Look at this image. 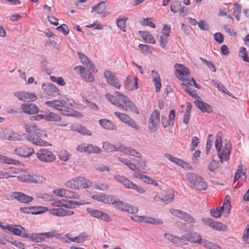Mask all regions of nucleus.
Returning a JSON list of instances; mask_svg holds the SVG:
<instances>
[{"mask_svg": "<svg viewBox=\"0 0 249 249\" xmlns=\"http://www.w3.org/2000/svg\"><path fill=\"white\" fill-rule=\"evenodd\" d=\"M78 56L81 62L86 65L87 67L93 72L97 73L98 72V70L95 68L94 65L90 62L89 58L86 55L81 52H78Z\"/></svg>", "mask_w": 249, "mask_h": 249, "instance_id": "c85d7f7f", "label": "nucleus"}, {"mask_svg": "<svg viewBox=\"0 0 249 249\" xmlns=\"http://www.w3.org/2000/svg\"><path fill=\"white\" fill-rule=\"evenodd\" d=\"M245 176V178L246 179L247 177L245 176V173L243 172V168H242V166H239L238 169L237 170V172L235 174L233 182H235L240 178H241L242 177V176Z\"/></svg>", "mask_w": 249, "mask_h": 249, "instance_id": "603ef678", "label": "nucleus"}, {"mask_svg": "<svg viewBox=\"0 0 249 249\" xmlns=\"http://www.w3.org/2000/svg\"><path fill=\"white\" fill-rule=\"evenodd\" d=\"M187 235V241L191 243L200 244L202 238L200 235L196 232L188 233Z\"/></svg>", "mask_w": 249, "mask_h": 249, "instance_id": "4c0bfd02", "label": "nucleus"}, {"mask_svg": "<svg viewBox=\"0 0 249 249\" xmlns=\"http://www.w3.org/2000/svg\"><path fill=\"white\" fill-rule=\"evenodd\" d=\"M106 3L105 1H101L99 3H98L96 6L95 7H92V11H94L96 13H97L98 14H102L106 9Z\"/></svg>", "mask_w": 249, "mask_h": 249, "instance_id": "c03bdc74", "label": "nucleus"}, {"mask_svg": "<svg viewBox=\"0 0 249 249\" xmlns=\"http://www.w3.org/2000/svg\"><path fill=\"white\" fill-rule=\"evenodd\" d=\"M151 73L152 76L154 79V81L155 82V84L156 91L157 92H158L160 91V88L161 86L160 75L155 70H152L151 71Z\"/></svg>", "mask_w": 249, "mask_h": 249, "instance_id": "e433bc0d", "label": "nucleus"}, {"mask_svg": "<svg viewBox=\"0 0 249 249\" xmlns=\"http://www.w3.org/2000/svg\"><path fill=\"white\" fill-rule=\"evenodd\" d=\"M2 139L8 141H20L22 137L17 132H14L12 129H5L2 132Z\"/></svg>", "mask_w": 249, "mask_h": 249, "instance_id": "f3484780", "label": "nucleus"}, {"mask_svg": "<svg viewBox=\"0 0 249 249\" xmlns=\"http://www.w3.org/2000/svg\"><path fill=\"white\" fill-rule=\"evenodd\" d=\"M37 158L44 162H52L55 159V155L46 148L40 149L36 153Z\"/></svg>", "mask_w": 249, "mask_h": 249, "instance_id": "0eeeda50", "label": "nucleus"}, {"mask_svg": "<svg viewBox=\"0 0 249 249\" xmlns=\"http://www.w3.org/2000/svg\"><path fill=\"white\" fill-rule=\"evenodd\" d=\"M141 24L143 26H148L152 28H155L156 25L152 22L151 18H146L140 21Z\"/></svg>", "mask_w": 249, "mask_h": 249, "instance_id": "e2e57ef3", "label": "nucleus"}, {"mask_svg": "<svg viewBox=\"0 0 249 249\" xmlns=\"http://www.w3.org/2000/svg\"><path fill=\"white\" fill-rule=\"evenodd\" d=\"M49 213L52 215L58 217L71 216L74 214V212L63 208H52L49 210Z\"/></svg>", "mask_w": 249, "mask_h": 249, "instance_id": "4be33fe9", "label": "nucleus"}, {"mask_svg": "<svg viewBox=\"0 0 249 249\" xmlns=\"http://www.w3.org/2000/svg\"><path fill=\"white\" fill-rule=\"evenodd\" d=\"M139 33L143 39L148 43L151 44H155L156 43V40L153 36L148 32L140 31Z\"/></svg>", "mask_w": 249, "mask_h": 249, "instance_id": "58836bf2", "label": "nucleus"}, {"mask_svg": "<svg viewBox=\"0 0 249 249\" xmlns=\"http://www.w3.org/2000/svg\"><path fill=\"white\" fill-rule=\"evenodd\" d=\"M0 228L5 232H9L15 235L24 237H28L29 234H24L23 232L24 229L20 226L8 225L6 223L0 222Z\"/></svg>", "mask_w": 249, "mask_h": 249, "instance_id": "20e7f679", "label": "nucleus"}, {"mask_svg": "<svg viewBox=\"0 0 249 249\" xmlns=\"http://www.w3.org/2000/svg\"><path fill=\"white\" fill-rule=\"evenodd\" d=\"M128 18L123 17L122 18L117 19V25L119 28L124 32H126L125 22L128 20Z\"/></svg>", "mask_w": 249, "mask_h": 249, "instance_id": "09e8293b", "label": "nucleus"}, {"mask_svg": "<svg viewBox=\"0 0 249 249\" xmlns=\"http://www.w3.org/2000/svg\"><path fill=\"white\" fill-rule=\"evenodd\" d=\"M42 89L49 96H56L60 94V90L58 88L51 83L43 84Z\"/></svg>", "mask_w": 249, "mask_h": 249, "instance_id": "6ab92c4d", "label": "nucleus"}, {"mask_svg": "<svg viewBox=\"0 0 249 249\" xmlns=\"http://www.w3.org/2000/svg\"><path fill=\"white\" fill-rule=\"evenodd\" d=\"M203 222L207 226H208L214 229H218L217 222L209 217H204L202 219Z\"/></svg>", "mask_w": 249, "mask_h": 249, "instance_id": "a19ab883", "label": "nucleus"}, {"mask_svg": "<svg viewBox=\"0 0 249 249\" xmlns=\"http://www.w3.org/2000/svg\"><path fill=\"white\" fill-rule=\"evenodd\" d=\"M15 153L19 156L28 158L35 153L33 148L22 145L15 149Z\"/></svg>", "mask_w": 249, "mask_h": 249, "instance_id": "5701e85b", "label": "nucleus"}, {"mask_svg": "<svg viewBox=\"0 0 249 249\" xmlns=\"http://www.w3.org/2000/svg\"><path fill=\"white\" fill-rule=\"evenodd\" d=\"M114 179L118 182L123 184L126 188L133 189L140 194H144L145 190L141 186L134 183L125 177L122 176H116Z\"/></svg>", "mask_w": 249, "mask_h": 249, "instance_id": "39448f33", "label": "nucleus"}, {"mask_svg": "<svg viewBox=\"0 0 249 249\" xmlns=\"http://www.w3.org/2000/svg\"><path fill=\"white\" fill-rule=\"evenodd\" d=\"M164 156L168 159L170 161L175 163L176 164L181 166L185 169H191V166L187 162H185L182 160L178 159L174 157L173 155L170 154H165Z\"/></svg>", "mask_w": 249, "mask_h": 249, "instance_id": "393cba45", "label": "nucleus"}, {"mask_svg": "<svg viewBox=\"0 0 249 249\" xmlns=\"http://www.w3.org/2000/svg\"><path fill=\"white\" fill-rule=\"evenodd\" d=\"M0 162L7 164H16L18 162L14 159L1 155H0Z\"/></svg>", "mask_w": 249, "mask_h": 249, "instance_id": "de8ad7c7", "label": "nucleus"}, {"mask_svg": "<svg viewBox=\"0 0 249 249\" xmlns=\"http://www.w3.org/2000/svg\"><path fill=\"white\" fill-rule=\"evenodd\" d=\"M175 68L176 69L175 74L177 78L182 81L188 80L186 78L190 74V71L188 68L180 64H176Z\"/></svg>", "mask_w": 249, "mask_h": 249, "instance_id": "f8f14e48", "label": "nucleus"}, {"mask_svg": "<svg viewBox=\"0 0 249 249\" xmlns=\"http://www.w3.org/2000/svg\"><path fill=\"white\" fill-rule=\"evenodd\" d=\"M115 95L124 103L125 107L128 108L131 111L137 114H139V110L136 106L126 96L119 91H115Z\"/></svg>", "mask_w": 249, "mask_h": 249, "instance_id": "9b49d317", "label": "nucleus"}, {"mask_svg": "<svg viewBox=\"0 0 249 249\" xmlns=\"http://www.w3.org/2000/svg\"><path fill=\"white\" fill-rule=\"evenodd\" d=\"M87 212L92 217L107 222H111L112 218L107 213L97 209H94L91 208L87 209Z\"/></svg>", "mask_w": 249, "mask_h": 249, "instance_id": "6e6552de", "label": "nucleus"}, {"mask_svg": "<svg viewBox=\"0 0 249 249\" xmlns=\"http://www.w3.org/2000/svg\"><path fill=\"white\" fill-rule=\"evenodd\" d=\"M123 144L119 143L116 145H113L109 142H106L103 143V149L107 152H112L117 151H122Z\"/></svg>", "mask_w": 249, "mask_h": 249, "instance_id": "c756f323", "label": "nucleus"}, {"mask_svg": "<svg viewBox=\"0 0 249 249\" xmlns=\"http://www.w3.org/2000/svg\"><path fill=\"white\" fill-rule=\"evenodd\" d=\"M124 212H127L131 213H136L138 212V208L137 207L126 204L123 209Z\"/></svg>", "mask_w": 249, "mask_h": 249, "instance_id": "4d7b16f0", "label": "nucleus"}, {"mask_svg": "<svg viewBox=\"0 0 249 249\" xmlns=\"http://www.w3.org/2000/svg\"><path fill=\"white\" fill-rule=\"evenodd\" d=\"M113 206L117 209L121 210L122 211H124L123 208L124 207L125 205H126V203H124L123 201L121 200H113L112 202L111 203Z\"/></svg>", "mask_w": 249, "mask_h": 249, "instance_id": "774afa93", "label": "nucleus"}, {"mask_svg": "<svg viewBox=\"0 0 249 249\" xmlns=\"http://www.w3.org/2000/svg\"><path fill=\"white\" fill-rule=\"evenodd\" d=\"M26 132L29 134V135H32L34 136L35 132L38 128V126L35 123H25L23 126Z\"/></svg>", "mask_w": 249, "mask_h": 249, "instance_id": "ea45409f", "label": "nucleus"}, {"mask_svg": "<svg viewBox=\"0 0 249 249\" xmlns=\"http://www.w3.org/2000/svg\"><path fill=\"white\" fill-rule=\"evenodd\" d=\"M188 181L192 186L198 191H203L207 189V183L205 179L197 174L190 173L187 175Z\"/></svg>", "mask_w": 249, "mask_h": 249, "instance_id": "f03ea898", "label": "nucleus"}, {"mask_svg": "<svg viewBox=\"0 0 249 249\" xmlns=\"http://www.w3.org/2000/svg\"><path fill=\"white\" fill-rule=\"evenodd\" d=\"M14 95L19 100L23 101L34 102L37 99L35 93L28 92L27 91H17L15 92Z\"/></svg>", "mask_w": 249, "mask_h": 249, "instance_id": "dca6fc26", "label": "nucleus"}, {"mask_svg": "<svg viewBox=\"0 0 249 249\" xmlns=\"http://www.w3.org/2000/svg\"><path fill=\"white\" fill-rule=\"evenodd\" d=\"M99 124L104 128L109 130H116L117 126L111 121L107 119H102L99 120Z\"/></svg>", "mask_w": 249, "mask_h": 249, "instance_id": "2f4dec72", "label": "nucleus"}, {"mask_svg": "<svg viewBox=\"0 0 249 249\" xmlns=\"http://www.w3.org/2000/svg\"><path fill=\"white\" fill-rule=\"evenodd\" d=\"M85 204L84 201H75L72 200H68L67 199H60L55 201L52 203V206L56 207L62 208L65 207L67 209H73L76 206H79Z\"/></svg>", "mask_w": 249, "mask_h": 249, "instance_id": "423d86ee", "label": "nucleus"}, {"mask_svg": "<svg viewBox=\"0 0 249 249\" xmlns=\"http://www.w3.org/2000/svg\"><path fill=\"white\" fill-rule=\"evenodd\" d=\"M43 237L47 238H52L53 237L58 238L59 234L57 231L53 230L47 232L42 233Z\"/></svg>", "mask_w": 249, "mask_h": 249, "instance_id": "69168bd1", "label": "nucleus"}, {"mask_svg": "<svg viewBox=\"0 0 249 249\" xmlns=\"http://www.w3.org/2000/svg\"><path fill=\"white\" fill-rule=\"evenodd\" d=\"M44 119L47 121H59L61 120V117L54 113L50 112L44 115Z\"/></svg>", "mask_w": 249, "mask_h": 249, "instance_id": "37998d69", "label": "nucleus"}, {"mask_svg": "<svg viewBox=\"0 0 249 249\" xmlns=\"http://www.w3.org/2000/svg\"><path fill=\"white\" fill-rule=\"evenodd\" d=\"M79 196L77 193L65 189L63 197L68 199H78Z\"/></svg>", "mask_w": 249, "mask_h": 249, "instance_id": "49530a36", "label": "nucleus"}, {"mask_svg": "<svg viewBox=\"0 0 249 249\" xmlns=\"http://www.w3.org/2000/svg\"><path fill=\"white\" fill-rule=\"evenodd\" d=\"M220 140H219V141ZM220 143L219 142V145ZM231 149V145L229 141L226 140L225 142V146L223 148L222 151L221 148L219 145V159H220L221 163L224 162V161H227L230 158Z\"/></svg>", "mask_w": 249, "mask_h": 249, "instance_id": "1a4fd4ad", "label": "nucleus"}, {"mask_svg": "<svg viewBox=\"0 0 249 249\" xmlns=\"http://www.w3.org/2000/svg\"><path fill=\"white\" fill-rule=\"evenodd\" d=\"M181 6V5L180 1H175L171 4V11L174 13H177L178 12Z\"/></svg>", "mask_w": 249, "mask_h": 249, "instance_id": "bf43d9fd", "label": "nucleus"}, {"mask_svg": "<svg viewBox=\"0 0 249 249\" xmlns=\"http://www.w3.org/2000/svg\"><path fill=\"white\" fill-rule=\"evenodd\" d=\"M208 168L211 172L214 173L216 172L218 168V162L213 159L208 164Z\"/></svg>", "mask_w": 249, "mask_h": 249, "instance_id": "13d9d810", "label": "nucleus"}, {"mask_svg": "<svg viewBox=\"0 0 249 249\" xmlns=\"http://www.w3.org/2000/svg\"><path fill=\"white\" fill-rule=\"evenodd\" d=\"M94 200L99 201L105 204H110L112 202L114 197L113 196L106 195L102 193H98L91 196Z\"/></svg>", "mask_w": 249, "mask_h": 249, "instance_id": "412c9836", "label": "nucleus"}, {"mask_svg": "<svg viewBox=\"0 0 249 249\" xmlns=\"http://www.w3.org/2000/svg\"><path fill=\"white\" fill-rule=\"evenodd\" d=\"M65 186L72 190H80L91 187L92 182L85 177H79L67 181Z\"/></svg>", "mask_w": 249, "mask_h": 249, "instance_id": "f257e3e1", "label": "nucleus"}, {"mask_svg": "<svg viewBox=\"0 0 249 249\" xmlns=\"http://www.w3.org/2000/svg\"><path fill=\"white\" fill-rule=\"evenodd\" d=\"M102 151L101 148L98 146H93L91 144L87 143L86 152L89 154L91 153H100Z\"/></svg>", "mask_w": 249, "mask_h": 249, "instance_id": "a18cd8bd", "label": "nucleus"}, {"mask_svg": "<svg viewBox=\"0 0 249 249\" xmlns=\"http://www.w3.org/2000/svg\"><path fill=\"white\" fill-rule=\"evenodd\" d=\"M115 115L122 122L130 127L134 128L136 130H138L139 129V127L135 123L134 120L126 114L121 113L120 112H115Z\"/></svg>", "mask_w": 249, "mask_h": 249, "instance_id": "aec40b11", "label": "nucleus"}, {"mask_svg": "<svg viewBox=\"0 0 249 249\" xmlns=\"http://www.w3.org/2000/svg\"><path fill=\"white\" fill-rule=\"evenodd\" d=\"M21 108L25 113L29 115L36 114L39 111V107L34 104H23L21 106Z\"/></svg>", "mask_w": 249, "mask_h": 249, "instance_id": "a878e982", "label": "nucleus"}, {"mask_svg": "<svg viewBox=\"0 0 249 249\" xmlns=\"http://www.w3.org/2000/svg\"><path fill=\"white\" fill-rule=\"evenodd\" d=\"M138 79L137 77L134 78V84L131 80V78L128 76L124 82V85L126 89L129 90H136L138 89Z\"/></svg>", "mask_w": 249, "mask_h": 249, "instance_id": "7c9ffc66", "label": "nucleus"}, {"mask_svg": "<svg viewBox=\"0 0 249 249\" xmlns=\"http://www.w3.org/2000/svg\"><path fill=\"white\" fill-rule=\"evenodd\" d=\"M242 241L246 244H249V224L247 225L243 231Z\"/></svg>", "mask_w": 249, "mask_h": 249, "instance_id": "6e6d98bb", "label": "nucleus"}, {"mask_svg": "<svg viewBox=\"0 0 249 249\" xmlns=\"http://www.w3.org/2000/svg\"><path fill=\"white\" fill-rule=\"evenodd\" d=\"M180 219L190 223H195L196 222L195 218L190 214L185 212H183Z\"/></svg>", "mask_w": 249, "mask_h": 249, "instance_id": "5fc2aeb1", "label": "nucleus"}, {"mask_svg": "<svg viewBox=\"0 0 249 249\" xmlns=\"http://www.w3.org/2000/svg\"><path fill=\"white\" fill-rule=\"evenodd\" d=\"M181 87L184 89V90L187 92L191 96L194 98H199L198 96L196 94V90H191V88L188 84H185L184 83L181 84Z\"/></svg>", "mask_w": 249, "mask_h": 249, "instance_id": "79ce46f5", "label": "nucleus"}, {"mask_svg": "<svg viewBox=\"0 0 249 249\" xmlns=\"http://www.w3.org/2000/svg\"><path fill=\"white\" fill-rule=\"evenodd\" d=\"M199 244H201L204 247L209 249H216L217 248V246L216 244L210 242L206 239H202Z\"/></svg>", "mask_w": 249, "mask_h": 249, "instance_id": "864d4df0", "label": "nucleus"}, {"mask_svg": "<svg viewBox=\"0 0 249 249\" xmlns=\"http://www.w3.org/2000/svg\"><path fill=\"white\" fill-rule=\"evenodd\" d=\"M231 209V197L227 195L226 196L222 207L219 209V218L221 215H224L225 217H227Z\"/></svg>", "mask_w": 249, "mask_h": 249, "instance_id": "a211bd4d", "label": "nucleus"}, {"mask_svg": "<svg viewBox=\"0 0 249 249\" xmlns=\"http://www.w3.org/2000/svg\"><path fill=\"white\" fill-rule=\"evenodd\" d=\"M141 179L147 184L153 185L155 186H158L159 185L158 183L155 180L153 179L150 177L147 176L146 175H141Z\"/></svg>", "mask_w": 249, "mask_h": 249, "instance_id": "3c124183", "label": "nucleus"}, {"mask_svg": "<svg viewBox=\"0 0 249 249\" xmlns=\"http://www.w3.org/2000/svg\"><path fill=\"white\" fill-rule=\"evenodd\" d=\"M11 197L17 199L21 203H29L33 200L32 196L19 192H14L11 194Z\"/></svg>", "mask_w": 249, "mask_h": 249, "instance_id": "b1692460", "label": "nucleus"}, {"mask_svg": "<svg viewBox=\"0 0 249 249\" xmlns=\"http://www.w3.org/2000/svg\"><path fill=\"white\" fill-rule=\"evenodd\" d=\"M122 152L124 153L126 155L135 157L136 158H140L142 157V155L140 153L138 152L135 149H132L130 147H125L123 145Z\"/></svg>", "mask_w": 249, "mask_h": 249, "instance_id": "f704fd0d", "label": "nucleus"}, {"mask_svg": "<svg viewBox=\"0 0 249 249\" xmlns=\"http://www.w3.org/2000/svg\"><path fill=\"white\" fill-rule=\"evenodd\" d=\"M45 104L60 111H69V108L66 106L65 103L64 101L56 100L52 101H47L45 102Z\"/></svg>", "mask_w": 249, "mask_h": 249, "instance_id": "4468645a", "label": "nucleus"}, {"mask_svg": "<svg viewBox=\"0 0 249 249\" xmlns=\"http://www.w3.org/2000/svg\"><path fill=\"white\" fill-rule=\"evenodd\" d=\"M160 122V112L158 110H155L150 115L149 119L148 129L151 132H155Z\"/></svg>", "mask_w": 249, "mask_h": 249, "instance_id": "9d476101", "label": "nucleus"}, {"mask_svg": "<svg viewBox=\"0 0 249 249\" xmlns=\"http://www.w3.org/2000/svg\"><path fill=\"white\" fill-rule=\"evenodd\" d=\"M28 237L36 242L39 243L45 240V238L43 237L42 233H33L31 235H29Z\"/></svg>", "mask_w": 249, "mask_h": 249, "instance_id": "8fccbe9b", "label": "nucleus"}, {"mask_svg": "<svg viewBox=\"0 0 249 249\" xmlns=\"http://www.w3.org/2000/svg\"><path fill=\"white\" fill-rule=\"evenodd\" d=\"M27 140L32 143L40 146H51L49 142L46 141L47 138H42L41 137H35L32 135H28L27 137Z\"/></svg>", "mask_w": 249, "mask_h": 249, "instance_id": "bb28decb", "label": "nucleus"}, {"mask_svg": "<svg viewBox=\"0 0 249 249\" xmlns=\"http://www.w3.org/2000/svg\"><path fill=\"white\" fill-rule=\"evenodd\" d=\"M88 235L85 232L81 233L78 236L74 238L69 237V234H68L65 235L64 239H67L66 242L67 243L75 242L82 243L88 239Z\"/></svg>", "mask_w": 249, "mask_h": 249, "instance_id": "cd10ccee", "label": "nucleus"}, {"mask_svg": "<svg viewBox=\"0 0 249 249\" xmlns=\"http://www.w3.org/2000/svg\"><path fill=\"white\" fill-rule=\"evenodd\" d=\"M104 78L106 82L110 86L117 89H120L121 87V84L118 79L110 71L106 70L104 73Z\"/></svg>", "mask_w": 249, "mask_h": 249, "instance_id": "ddd939ff", "label": "nucleus"}, {"mask_svg": "<svg viewBox=\"0 0 249 249\" xmlns=\"http://www.w3.org/2000/svg\"><path fill=\"white\" fill-rule=\"evenodd\" d=\"M106 97L112 104L117 106L119 108L125 111H127V109L120 103L116 96L108 93L106 95Z\"/></svg>", "mask_w": 249, "mask_h": 249, "instance_id": "72a5a7b5", "label": "nucleus"}, {"mask_svg": "<svg viewBox=\"0 0 249 249\" xmlns=\"http://www.w3.org/2000/svg\"><path fill=\"white\" fill-rule=\"evenodd\" d=\"M164 237L166 239L176 244H178V243L180 241L178 237L174 236V235L170 233H165Z\"/></svg>", "mask_w": 249, "mask_h": 249, "instance_id": "0e129e2a", "label": "nucleus"}, {"mask_svg": "<svg viewBox=\"0 0 249 249\" xmlns=\"http://www.w3.org/2000/svg\"><path fill=\"white\" fill-rule=\"evenodd\" d=\"M145 222L154 225H161L163 223V222L159 219L147 216H145Z\"/></svg>", "mask_w": 249, "mask_h": 249, "instance_id": "680f3d73", "label": "nucleus"}, {"mask_svg": "<svg viewBox=\"0 0 249 249\" xmlns=\"http://www.w3.org/2000/svg\"><path fill=\"white\" fill-rule=\"evenodd\" d=\"M195 104L202 112L210 113L212 111L211 107L202 101L196 100L195 101Z\"/></svg>", "mask_w": 249, "mask_h": 249, "instance_id": "c9c22d12", "label": "nucleus"}, {"mask_svg": "<svg viewBox=\"0 0 249 249\" xmlns=\"http://www.w3.org/2000/svg\"><path fill=\"white\" fill-rule=\"evenodd\" d=\"M50 79L52 82L56 83L58 85L64 86L66 85V83L64 80L61 77H55L52 76L50 77Z\"/></svg>", "mask_w": 249, "mask_h": 249, "instance_id": "338daca9", "label": "nucleus"}, {"mask_svg": "<svg viewBox=\"0 0 249 249\" xmlns=\"http://www.w3.org/2000/svg\"><path fill=\"white\" fill-rule=\"evenodd\" d=\"M25 210H27L28 213H31L33 214H41L49 211V209L47 207L38 206L25 208Z\"/></svg>", "mask_w": 249, "mask_h": 249, "instance_id": "473e14b6", "label": "nucleus"}, {"mask_svg": "<svg viewBox=\"0 0 249 249\" xmlns=\"http://www.w3.org/2000/svg\"><path fill=\"white\" fill-rule=\"evenodd\" d=\"M16 177L21 182L29 184H41L46 181L41 176L30 174L28 172H23Z\"/></svg>", "mask_w": 249, "mask_h": 249, "instance_id": "7ed1b4c3", "label": "nucleus"}, {"mask_svg": "<svg viewBox=\"0 0 249 249\" xmlns=\"http://www.w3.org/2000/svg\"><path fill=\"white\" fill-rule=\"evenodd\" d=\"M75 130L82 135L88 136L91 135V132L89 130L81 125L76 127Z\"/></svg>", "mask_w": 249, "mask_h": 249, "instance_id": "052dcab7", "label": "nucleus"}, {"mask_svg": "<svg viewBox=\"0 0 249 249\" xmlns=\"http://www.w3.org/2000/svg\"><path fill=\"white\" fill-rule=\"evenodd\" d=\"M74 70L79 71L81 77L87 82L92 83L95 80L93 74L89 71H86L85 67L79 66L76 67Z\"/></svg>", "mask_w": 249, "mask_h": 249, "instance_id": "2eb2a0df", "label": "nucleus"}]
</instances>
